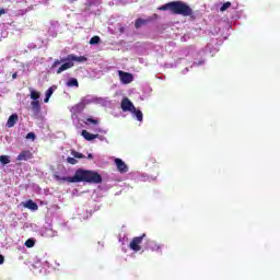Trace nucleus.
Listing matches in <instances>:
<instances>
[{"label": "nucleus", "instance_id": "c85d7f7f", "mask_svg": "<svg viewBox=\"0 0 280 280\" xmlns=\"http://www.w3.org/2000/svg\"><path fill=\"white\" fill-rule=\"evenodd\" d=\"M3 261H5V257H3V255H0V266L3 264Z\"/></svg>", "mask_w": 280, "mask_h": 280}, {"label": "nucleus", "instance_id": "f8f14e48", "mask_svg": "<svg viewBox=\"0 0 280 280\" xmlns=\"http://www.w3.org/2000/svg\"><path fill=\"white\" fill-rule=\"evenodd\" d=\"M18 121H19V115L16 114L11 115L7 121L8 128H14Z\"/></svg>", "mask_w": 280, "mask_h": 280}, {"label": "nucleus", "instance_id": "4be33fe9", "mask_svg": "<svg viewBox=\"0 0 280 280\" xmlns=\"http://www.w3.org/2000/svg\"><path fill=\"white\" fill-rule=\"evenodd\" d=\"M84 124L86 126H89V124H93V126H97V124H100V120L98 119H94V118H86Z\"/></svg>", "mask_w": 280, "mask_h": 280}, {"label": "nucleus", "instance_id": "a878e982", "mask_svg": "<svg viewBox=\"0 0 280 280\" xmlns=\"http://www.w3.org/2000/svg\"><path fill=\"white\" fill-rule=\"evenodd\" d=\"M67 163H69L70 165H77L78 160H75V158H68Z\"/></svg>", "mask_w": 280, "mask_h": 280}, {"label": "nucleus", "instance_id": "f3484780", "mask_svg": "<svg viewBox=\"0 0 280 280\" xmlns=\"http://www.w3.org/2000/svg\"><path fill=\"white\" fill-rule=\"evenodd\" d=\"M51 95H54V88H49L46 91V97L44 98L45 104L49 102V98L51 97Z\"/></svg>", "mask_w": 280, "mask_h": 280}, {"label": "nucleus", "instance_id": "9b49d317", "mask_svg": "<svg viewBox=\"0 0 280 280\" xmlns=\"http://www.w3.org/2000/svg\"><path fill=\"white\" fill-rule=\"evenodd\" d=\"M86 108V98H82L81 102L72 107L73 113H82Z\"/></svg>", "mask_w": 280, "mask_h": 280}, {"label": "nucleus", "instance_id": "393cba45", "mask_svg": "<svg viewBox=\"0 0 280 280\" xmlns=\"http://www.w3.org/2000/svg\"><path fill=\"white\" fill-rule=\"evenodd\" d=\"M229 8H231V2H225L222 4V7L220 8L221 12H226V10H229Z\"/></svg>", "mask_w": 280, "mask_h": 280}, {"label": "nucleus", "instance_id": "f704fd0d", "mask_svg": "<svg viewBox=\"0 0 280 280\" xmlns=\"http://www.w3.org/2000/svg\"><path fill=\"white\" fill-rule=\"evenodd\" d=\"M12 78H13V79H16V73H13Z\"/></svg>", "mask_w": 280, "mask_h": 280}, {"label": "nucleus", "instance_id": "f257e3e1", "mask_svg": "<svg viewBox=\"0 0 280 280\" xmlns=\"http://www.w3.org/2000/svg\"><path fill=\"white\" fill-rule=\"evenodd\" d=\"M54 178L59 183H91L93 185H100L102 183V175L100 173L84 168L77 170L72 177H61L55 174Z\"/></svg>", "mask_w": 280, "mask_h": 280}, {"label": "nucleus", "instance_id": "6ab92c4d", "mask_svg": "<svg viewBox=\"0 0 280 280\" xmlns=\"http://www.w3.org/2000/svg\"><path fill=\"white\" fill-rule=\"evenodd\" d=\"M0 163L2 165H8L10 163V155H0Z\"/></svg>", "mask_w": 280, "mask_h": 280}, {"label": "nucleus", "instance_id": "dca6fc26", "mask_svg": "<svg viewBox=\"0 0 280 280\" xmlns=\"http://www.w3.org/2000/svg\"><path fill=\"white\" fill-rule=\"evenodd\" d=\"M131 113L138 121H143V112H141V109H137V107H135V110H131Z\"/></svg>", "mask_w": 280, "mask_h": 280}, {"label": "nucleus", "instance_id": "9d476101", "mask_svg": "<svg viewBox=\"0 0 280 280\" xmlns=\"http://www.w3.org/2000/svg\"><path fill=\"white\" fill-rule=\"evenodd\" d=\"M32 159H34L32 151L24 150L18 155L16 161H30Z\"/></svg>", "mask_w": 280, "mask_h": 280}, {"label": "nucleus", "instance_id": "7ed1b4c3", "mask_svg": "<svg viewBox=\"0 0 280 280\" xmlns=\"http://www.w3.org/2000/svg\"><path fill=\"white\" fill-rule=\"evenodd\" d=\"M31 109L33 113V117H38L40 115V92L36 90H31Z\"/></svg>", "mask_w": 280, "mask_h": 280}, {"label": "nucleus", "instance_id": "39448f33", "mask_svg": "<svg viewBox=\"0 0 280 280\" xmlns=\"http://www.w3.org/2000/svg\"><path fill=\"white\" fill-rule=\"evenodd\" d=\"M120 108L124 113H132V110H135V104L131 103L130 98L124 97L121 100Z\"/></svg>", "mask_w": 280, "mask_h": 280}, {"label": "nucleus", "instance_id": "ddd939ff", "mask_svg": "<svg viewBox=\"0 0 280 280\" xmlns=\"http://www.w3.org/2000/svg\"><path fill=\"white\" fill-rule=\"evenodd\" d=\"M23 206L31 211H38V205L32 199H28Z\"/></svg>", "mask_w": 280, "mask_h": 280}, {"label": "nucleus", "instance_id": "1a4fd4ad", "mask_svg": "<svg viewBox=\"0 0 280 280\" xmlns=\"http://www.w3.org/2000/svg\"><path fill=\"white\" fill-rule=\"evenodd\" d=\"M114 162H115V165L117 166L118 172H120V174H126V172H128V165H126V162H124L121 159L116 158Z\"/></svg>", "mask_w": 280, "mask_h": 280}, {"label": "nucleus", "instance_id": "bb28decb", "mask_svg": "<svg viewBox=\"0 0 280 280\" xmlns=\"http://www.w3.org/2000/svg\"><path fill=\"white\" fill-rule=\"evenodd\" d=\"M26 139H36V135L34 132H28Z\"/></svg>", "mask_w": 280, "mask_h": 280}, {"label": "nucleus", "instance_id": "473e14b6", "mask_svg": "<svg viewBox=\"0 0 280 280\" xmlns=\"http://www.w3.org/2000/svg\"><path fill=\"white\" fill-rule=\"evenodd\" d=\"M69 1V3H75V1H78V0H68Z\"/></svg>", "mask_w": 280, "mask_h": 280}, {"label": "nucleus", "instance_id": "7c9ffc66", "mask_svg": "<svg viewBox=\"0 0 280 280\" xmlns=\"http://www.w3.org/2000/svg\"><path fill=\"white\" fill-rule=\"evenodd\" d=\"M125 30H126L125 27H120V28H119V33H120V34H124Z\"/></svg>", "mask_w": 280, "mask_h": 280}, {"label": "nucleus", "instance_id": "6e6552de", "mask_svg": "<svg viewBox=\"0 0 280 280\" xmlns=\"http://www.w3.org/2000/svg\"><path fill=\"white\" fill-rule=\"evenodd\" d=\"M81 135L85 139V141H93V139H100L101 141L104 140V137L100 136V133L93 135L88 130H82Z\"/></svg>", "mask_w": 280, "mask_h": 280}, {"label": "nucleus", "instance_id": "72a5a7b5", "mask_svg": "<svg viewBox=\"0 0 280 280\" xmlns=\"http://www.w3.org/2000/svg\"><path fill=\"white\" fill-rule=\"evenodd\" d=\"M88 159H93V154L90 153V154L88 155Z\"/></svg>", "mask_w": 280, "mask_h": 280}, {"label": "nucleus", "instance_id": "5701e85b", "mask_svg": "<svg viewBox=\"0 0 280 280\" xmlns=\"http://www.w3.org/2000/svg\"><path fill=\"white\" fill-rule=\"evenodd\" d=\"M102 39L100 38V36H93L91 39H90V45H100V42Z\"/></svg>", "mask_w": 280, "mask_h": 280}, {"label": "nucleus", "instance_id": "412c9836", "mask_svg": "<svg viewBox=\"0 0 280 280\" xmlns=\"http://www.w3.org/2000/svg\"><path fill=\"white\" fill-rule=\"evenodd\" d=\"M67 86H80V84L78 83V79L72 78V79L68 80Z\"/></svg>", "mask_w": 280, "mask_h": 280}, {"label": "nucleus", "instance_id": "2eb2a0df", "mask_svg": "<svg viewBox=\"0 0 280 280\" xmlns=\"http://www.w3.org/2000/svg\"><path fill=\"white\" fill-rule=\"evenodd\" d=\"M150 23V20H143L141 18L137 19L135 22L136 30H139L140 27H143V25H148Z\"/></svg>", "mask_w": 280, "mask_h": 280}, {"label": "nucleus", "instance_id": "a211bd4d", "mask_svg": "<svg viewBox=\"0 0 280 280\" xmlns=\"http://www.w3.org/2000/svg\"><path fill=\"white\" fill-rule=\"evenodd\" d=\"M148 246L151 250H159L161 248V246H159L154 241H149Z\"/></svg>", "mask_w": 280, "mask_h": 280}, {"label": "nucleus", "instance_id": "b1692460", "mask_svg": "<svg viewBox=\"0 0 280 280\" xmlns=\"http://www.w3.org/2000/svg\"><path fill=\"white\" fill-rule=\"evenodd\" d=\"M71 154H72V156H74V159H86V155H84L78 151H72Z\"/></svg>", "mask_w": 280, "mask_h": 280}, {"label": "nucleus", "instance_id": "f03ea898", "mask_svg": "<svg viewBox=\"0 0 280 280\" xmlns=\"http://www.w3.org/2000/svg\"><path fill=\"white\" fill-rule=\"evenodd\" d=\"M162 12H165L168 10L172 14H177L180 16H194V9L187 4V2L183 1H172L167 2L164 5H161L159 8Z\"/></svg>", "mask_w": 280, "mask_h": 280}, {"label": "nucleus", "instance_id": "423d86ee", "mask_svg": "<svg viewBox=\"0 0 280 280\" xmlns=\"http://www.w3.org/2000/svg\"><path fill=\"white\" fill-rule=\"evenodd\" d=\"M89 59L84 56H75L73 54L68 55L66 58L61 59V62H86Z\"/></svg>", "mask_w": 280, "mask_h": 280}, {"label": "nucleus", "instance_id": "4468645a", "mask_svg": "<svg viewBox=\"0 0 280 280\" xmlns=\"http://www.w3.org/2000/svg\"><path fill=\"white\" fill-rule=\"evenodd\" d=\"M72 67H74V63L72 61H67L58 68L57 73L60 74L62 71H67V69H71Z\"/></svg>", "mask_w": 280, "mask_h": 280}, {"label": "nucleus", "instance_id": "cd10ccee", "mask_svg": "<svg viewBox=\"0 0 280 280\" xmlns=\"http://www.w3.org/2000/svg\"><path fill=\"white\" fill-rule=\"evenodd\" d=\"M62 60L56 59L52 63V67H58V65H61Z\"/></svg>", "mask_w": 280, "mask_h": 280}, {"label": "nucleus", "instance_id": "2f4dec72", "mask_svg": "<svg viewBox=\"0 0 280 280\" xmlns=\"http://www.w3.org/2000/svg\"><path fill=\"white\" fill-rule=\"evenodd\" d=\"M86 5H93V2L91 1V0H89L88 2H86Z\"/></svg>", "mask_w": 280, "mask_h": 280}, {"label": "nucleus", "instance_id": "c756f323", "mask_svg": "<svg viewBox=\"0 0 280 280\" xmlns=\"http://www.w3.org/2000/svg\"><path fill=\"white\" fill-rule=\"evenodd\" d=\"M2 14H5V9H0V16H1Z\"/></svg>", "mask_w": 280, "mask_h": 280}, {"label": "nucleus", "instance_id": "0eeeda50", "mask_svg": "<svg viewBox=\"0 0 280 280\" xmlns=\"http://www.w3.org/2000/svg\"><path fill=\"white\" fill-rule=\"evenodd\" d=\"M118 75L120 78V82L122 84H130L135 80V77L130 72H124V71H118Z\"/></svg>", "mask_w": 280, "mask_h": 280}, {"label": "nucleus", "instance_id": "aec40b11", "mask_svg": "<svg viewBox=\"0 0 280 280\" xmlns=\"http://www.w3.org/2000/svg\"><path fill=\"white\" fill-rule=\"evenodd\" d=\"M26 248H34V246L36 245V241L33 238H28L26 240V242L24 243Z\"/></svg>", "mask_w": 280, "mask_h": 280}, {"label": "nucleus", "instance_id": "20e7f679", "mask_svg": "<svg viewBox=\"0 0 280 280\" xmlns=\"http://www.w3.org/2000/svg\"><path fill=\"white\" fill-rule=\"evenodd\" d=\"M143 237H145V234L133 237L129 244V248L135 250V253H139V250H141V243L143 242Z\"/></svg>", "mask_w": 280, "mask_h": 280}, {"label": "nucleus", "instance_id": "c9c22d12", "mask_svg": "<svg viewBox=\"0 0 280 280\" xmlns=\"http://www.w3.org/2000/svg\"><path fill=\"white\" fill-rule=\"evenodd\" d=\"M98 132H104L102 129H98Z\"/></svg>", "mask_w": 280, "mask_h": 280}]
</instances>
